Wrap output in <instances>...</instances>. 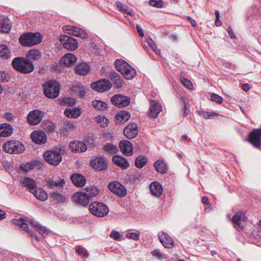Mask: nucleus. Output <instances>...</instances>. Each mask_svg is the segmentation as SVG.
I'll return each instance as SVG.
<instances>
[{
    "mask_svg": "<svg viewBox=\"0 0 261 261\" xmlns=\"http://www.w3.org/2000/svg\"><path fill=\"white\" fill-rule=\"evenodd\" d=\"M12 65L13 68L23 74L32 72L34 69V66L32 61L27 58L16 57L12 60Z\"/></svg>",
    "mask_w": 261,
    "mask_h": 261,
    "instance_id": "nucleus-1",
    "label": "nucleus"
},
{
    "mask_svg": "<svg viewBox=\"0 0 261 261\" xmlns=\"http://www.w3.org/2000/svg\"><path fill=\"white\" fill-rule=\"evenodd\" d=\"M62 150L61 147H54L45 151L43 153V158L48 164L56 166L62 160Z\"/></svg>",
    "mask_w": 261,
    "mask_h": 261,
    "instance_id": "nucleus-2",
    "label": "nucleus"
},
{
    "mask_svg": "<svg viewBox=\"0 0 261 261\" xmlns=\"http://www.w3.org/2000/svg\"><path fill=\"white\" fill-rule=\"evenodd\" d=\"M41 41L42 37L39 33H25L21 35L19 38V43L22 46L27 47L39 44Z\"/></svg>",
    "mask_w": 261,
    "mask_h": 261,
    "instance_id": "nucleus-3",
    "label": "nucleus"
},
{
    "mask_svg": "<svg viewBox=\"0 0 261 261\" xmlns=\"http://www.w3.org/2000/svg\"><path fill=\"white\" fill-rule=\"evenodd\" d=\"M60 91V86L56 81L49 80L46 82L43 86V93L49 98H57Z\"/></svg>",
    "mask_w": 261,
    "mask_h": 261,
    "instance_id": "nucleus-4",
    "label": "nucleus"
},
{
    "mask_svg": "<svg viewBox=\"0 0 261 261\" xmlns=\"http://www.w3.org/2000/svg\"><path fill=\"white\" fill-rule=\"evenodd\" d=\"M90 213L98 217H103L108 215L109 209L107 205L100 202H93L89 206Z\"/></svg>",
    "mask_w": 261,
    "mask_h": 261,
    "instance_id": "nucleus-5",
    "label": "nucleus"
},
{
    "mask_svg": "<svg viewBox=\"0 0 261 261\" xmlns=\"http://www.w3.org/2000/svg\"><path fill=\"white\" fill-rule=\"evenodd\" d=\"M4 150L11 154H19L23 152L24 147L22 143L17 141H9L5 143L3 146Z\"/></svg>",
    "mask_w": 261,
    "mask_h": 261,
    "instance_id": "nucleus-6",
    "label": "nucleus"
},
{
    "mask_svg": "<svg viewBox=\"0 0 261 261\" xmlns=\"http://www.w3.org/2000/svg\"><path fill=\"white\" fill-rule=\"evenodd\" d=\"M45 114L44 112L39 109L32 110L28 114L27 122L31 125H37L41 122Z\"/></svg>",
    "mask_w": 261,
    "mask_h": 261,
    "instance_id": "nucleus-7",
    "label": "nucleus"
},
{
    "mask_svg": "<svg viewBox=\"0 0 261 261\" xmlns=\"http://www.w3.org/2000/svg\"><path fill=\"white\" fill-rule=\"evenodd\" d=\"M113 84L108 80L102 79L97 82H93L91 84V88L97 92H103L111 89Z\"/></svg>",
    "mask_w": 261,
    "mask_h": 261,
    "instance_id": "nucleus-8",
    "label": "nucleus"
},
{
    "mask_svg": "<svg viewBox=\"0 0 261 261\" xmlns=\"http://www.w3.org/2000/svg\"><path fill=\"white\" fill-rule=\"evenodd\" d=\"M60 41L63 46L68 50H74L78 47L77 41L73 37L68 35H61Z\"/></svg>",
    "mask_w": 261,
    "mask_h": 261,
    "instance_id": "nucleus-9",
    "label": "nucleus"
},
{
    "mask_svg": "<svg viewBox=\"0 0 261 261\" xmlns=\"http://www.w3.org/2000/svg\"><path fill=\"white\" fill-rule=\"evenodd\" d=\"M107 77L113 82L117 89L125 88L126 84L122 77L114 70H112L107 73Z\"/></svg>",
    "mask_w": 261,
    "mask_h": 261,
    "instance_id": "nucleus-10",
    "label": "nucleus"
},
{
    "mask_svg": "<svg viewBox=\"0 0 261 261\" xmlns=\"http://www.w3.org/2000/svg\"><path fill=\"white\" fill-rule=\"evenodd\" d=\"M65 33L70 35L80 37L82 39H86L88 35L83 30L73 25H65L63 27Z\"/></svg>",
    "mask_w": 261,
    "mask_h": 261,
    "instance_id": "nucleus-11",
    "label": "nucleus"
},
{
    "mask_svg": "<svg viewBox=\"0 0 261 261\" xmlns=\"http://www.w3.org/2000/svg\"><path fill=\"white\" fill-rule=\"evenodd\" d=\"M109 189L115 195L122 197L126 195L127 192L125 187L117 181L110 182L108 185Z\"/></svg>",
    "mask_w": 261,
    "mask_h": 261,
    "instance_id": "nucleus-12",
    "label": "nucleus"
},
{
    "mask_svg": "<svg viewBox=\"0 0 261 261\" xmlns=\"http://www.w3.org/2000/svg\"><path fill=\"white\" fill-rule=\"evenodd\" d=\"M112 104L118 108H123L129 105L130 99L121 94H115L111 98Z\"/></svg>",
    "mask_w": 261,
    "mask_h": 261,
    "instance_id": "nucleus-13",
    "label": "nucleus"
},
{
    "mask_svg": "<svg viewBox=\"0 0 261 261\" xmlns=\"http://www.w3.org/2000/svg\"><path fill=\"white\" fill-rule=\"evenodd\" d=\"M247 220L244 213L240 211L234 214L231 219V221L236 228H243L247 222Z\"/></svg>",
    "mask_w": 261,
    "mask_h": 261,
    "instance_id": "nucleus-14",
    "label": "nucleus"
},
{
    "mask_svg": "<svg viewBox=\"0 0 261 261\" xmlns=\"http://www.w3.org/2000/svg\"><path fill=\"white\" fill-rule=\"evenodd\" d=\"M248 141L255 147L261 146V128L254 129L250 133Z\"/></svg>",
    "mask_w": 261,
    "mask_h": 261,
    "instance_id": "nucleus-15",
    "label": "nucleus"
},
{
    "mask_svg": "<svg viewBox=\"0 0 261 261\" xmlns=\"http://www.w3.org/2000/svg\"><path fill=\"white\" fill-rule=\"evenodd\" d=\"M90 165L96 171H102L107 167L106 160L101 156L96 157L90 161Z\"/></svg>",
    "mask_w": 261,
    "mask_h": 261,
    "instance_id": "nucleus-16",
    "label": "nucleus"
},
{
    "mask_svg": "<svg viewBox=\"0 0 261 261\" xmlns=\"http://www.w3.org/2000/svg\"><path fill=\"white\" fill-rule=\"evenodd\" d=\"M72 200L76 204L87 206L89 203V199L88 198L84 192L78 191L74 193L72 196Z\"/></svg>",
    "mask_w": 261,
    "mask_h": 261,
    "instance_id": "nucleus-17",
    "label": "nucleus"
},
{
    "mask_svg": "<svg viewBox=\"0 0 261 261\" xmlns=\"http://www.w3.org/2000/svg\"><path fill=\"white\" fill-rule=\"evenodd\" d=\"M158 238L163 246L167 248H172L174 246V241L171 237L166 232L158 233Z\"/></svg>",
    "mask_w": 261,
    "mask_h": 261,
    "instance_id": "nucleus-18",
    "label": "nucleus"
},
{
    "mask_svg": "<svg viewBox=\"0 0 261 261\" xmlns=\"http://www.w3.org/2000/svg\"><path fill=\"white\" fill-rule=\"evenodd\" d=\"M138 133V125L135 123L128 124L123 130V134L129 139L135 138Z\"/></svg>",
    "mask_w": 261,
    "mask_h": 261,
    "instance_id": "nucleus-19",
    "label": "nucleus"
},
{
    "mask_svg": "<svg viewBox=\"0 0 261 261\" xmlns=\"http://www.w3.org/2000/svg\"><path fill=\"white\" fill-rule=\"evenodd\" d=\"M32 141L38 144H43L46 142V136L45 133L41 130L34 131L31 134Z\"/></svg>",
    "mask_w": 261,
    "mask_h": 261,
    "instance_id": "nucleus-20",
    "label": "nucleus"
},
{
    "mask_svg": "<svg viewBox=\"0 0 261 261\" xmlns=\"http://www.w3.org/2000/svg\"><path fill=\"white\" fill-rule=\"evenodd\" d=\"M162 111V106L157 101L151 100L149 116L152 118H156Z\"/></svg>",
    "mask_w": 261,
    "mask_h": 261,
    "instance_id": "nucleus-21",
    "label": "nucleus"
},
{
    "mask_svg": "<svg viewBox=\"0 0 261 261\" xmlns=\"http://www.w3.org/2000/svg\"><path fill=\"white\" fill-rule=\"evenodd\" d=\"M121 151L125 155L130 156L133 154L132 144L127 140H122L119 143Z\"/></svg>",
    "mask_w": 261,
    "mask_h": 261,
    "instance_id": "nucleus-22",
    "label": "nucleus"
},
{
    "mask_svg": "<svg viewBox=\"0 0 261 261\" xmlns=\"http://www.w3.org/2000/svg\"><path fill=\"white\" fill-rule=\"evenodd\" d=\"M76 60L77 58L75 55L68 53L62 57L60 62L61 64H64L65 66L70 67L74 65Z\"/></svg>",
    "mask_w": 261,
    "mask_h": 261,
    "instance_id": "nucleus-23",
    "label": "nucleus"
},
{
    "mask_svg": "<svg viewBox=\"0 0 261 261\" xmlns=\"http://www.w3.org/2000/svg\"><path fill=\"white\" fill-rule=\"evenodd\" d=\"M90 70V66L85 62L77 64L74 68L75 73L80 75H86Z\"/></svg>",
    "mask_w": 261,
    "mask_h": 261,
    "instance_id": "nucleus-24",
    "label": "nucleus"
},
{
    "mask_svg": "<svg viewBox=\"0 0 261 261\" xmlns=\"http://www.w3.org/2000/svg\"><path fill=\"white\" fill-rule=\"evenodd\" d=\"M113 162L121 168L122 169H126L129 168V164L126 159L119 155H114L112 158Z\"/></svg>",
    "mask_w": 261,
    "mask_h": 261,
    "instance_id": "nucleus-25",
    "label": "nucleus"
},
{
    "mask_svg": "<svg viewBox=\"0 0 261 261\" xmlns=\"http://www.w3.org/2000/svg\"><path fill=\"white\" fill-rule=\"evenodd\" d=\"M69 148L72 151L82 152L87 149L86 144L82 141H73L69 144Z\"/></svg>",
    "mask_w": 261,
    "mask_h": 261,
    "instance_id": "nucleus-26",
    "label": "nucleus"
},
{
    "mask_svg": "<svg viewBox=\"0 0 261 261\" xmlns=\"http://www.w3.org/2000/svg\"><path fill=\"white\" fill-rule=\"evenodd\" d=\"M70 179L73 184L78 187H82L84 186L86 183L85 177L81 174H72L70 176Z\"/></svg>",
    "mask_w": 261,
    "mask_h": 261,
    "instance_id": "nucleus-27",
    "label": "nucleus"
},
{
    "mask_svg": "<svg viewBox=\"0 0 261 261\" xmlns=\"http://www.w3.org/2000/svg\"><path fill=\"white\" fill-rule=\"evenodd\" d=\"M13 127L8 123L0 124V137H7L13 133Z\"/></svg>",
    "mask_w": 261,
    "mask_h": 261,
    "instance_id": "nucleus-28",
    "label": "nucleus"
},
{
    "mask_svg": "<svg viewBox=\"0 0 261 261\" xmlns=\"http://www.w3.org/2000/svg\"><path fill=\"white\" fill-rule=\"evenodd\" d=\"M149 188L151 193L155 197L160 196L163 193L162 187L158 181L152 182L150 185Z\"/></svg>",
    "mask_w": 261,
    "mask_h": 261,
    "instance_id": "nucleus-29",
    "label": "nucleus"
},
{
    "mask_svg": "<svg viewBox=\"0 0 261 261\" xmlns=\"http://www.w3.org/2000/svg\"><path fill=\"white\" fill-rule=\"evenodd\" d=\"M130 117L129 113L126 111H122L115 115V121L116 123L121 124L125 122Z\"/></svg>",
    "mask_w": 261,
    "mask_h": 261,
    "instance_id": "nucleus-30",
    "label": "nucleus"
},
{
    "mask_svg": "<svg viewBox=\"0 0 261 261\" xmlns=\"http://www.w3.org/2000/svg\"><path fill=\"white\" fill-rule=\"evenodd\" d=\"M11 28L10 20L7 17L0 16V32L8 33Z\"/></svg>",
    "mask_w": 261,
    "mask_h": 261,
    "instance_id": "nucleus-31",
    "label": "nucleus"
},
{
    "mask_svg": "<svg viewBox=\"0 0 261 261\" xmlns=\"http://www.w3.org/2000/svg\"><path fill=\"white\" fill-rule=\"evenodd\" d=\"M21 184L22 186L27 187L31 193L37 188L35 180L30 177L24 178L21 181Z\"/></svg>",
    "mask_w": 261,
    "mask_h": 261,
    "instance_id": "nucleus-32",
    "label": "nucleus"
},
{
    "mask_svg": "<svg viewBox=\"0 0 261 261\" xmlns=\"http://www.w3.org/2000/svg\"><path fill=\"white\" fill-rule=\"evenodd\" d=\"M64 115L71 118H77L82 114V112L79 108H73L72 109H66L64 112Z\"/></svg>",
    "mask_w": 261,
    "mask_h": 261,
    "instance_id": "nucleus-33",
    "label": "nucleus"
},
{
    "mask_svg": "<svg viewBox=\"0 0 261 261\" xmlns=\"http://www.w3.org/2000/svg\"><path fill=\"white\" fill-rule=\"evenodd\" d=\"M11 222L12 224L19 226L20 227L22 228L24 231L29 233L31 236H33L34 232L29 230L28 225L23 218L13 219L11 220Z\"/></svg>",
    "mask_w": 261,
    "mask_h": 261,
    "instance_id": "nucleus-34",
    "label": "nucleus"
},
{
    "mask_svg": "<svg viewBox=\"0 0 261 261\" xmlns=\"http://www.w3.org/2000/svg\"><path fill=\"white\" fill-rule=\"evenodd\" d=\"M41 53L38 49H31L26 55V58L30 61H38L41 59Z\"/></svg>",
    "mask_w": 261,
    "mask_h": 261,
    "instance_id": "nucleus-35",
    "label": "nucleus"
},
{
    "mask_svg": "<svg viewBox=\"0 0 261 261\" xmlns=\"http://www.w3.org/2000/svg\"><path fill=\"white\" fill-rule=\"evenodd\" d=\"M121 74L125 79L132 80L136 76V72L135 69L128 64Z\"/></svg>",
    "mask_w": 261,
    "mask_h": 261,
    "instance_id": "nucleus-36",
    "label": "nucleus"
},
{
    "mask_svg": "<svg viewBox=\"0 0 261 261\" xmlns=\"http://www.w3.org/2000/svg\"><path fill=\"white\" fill-rule=\"evenodd\" d=\"M64 184L65 180L63 179L54 180L51 178H49L47 180V186L50 189L62 188L64 186Z\"/></svg>",
    "mask_w": 261,
    "mask_h": 261,
    "instance_id": "nucleus-37",
    "label": "nucleus"
},
{
    "mask_svg": "<svg viewBox=\"0 0 261 261\" xmlns=\"http://www.w3.org/2000/svg\"><path fill=\"white\" fill-rule=\"evenodd\" d=\"M71 91L77 94L80 98L84 97L86 93L85 87L80 83L73 85L71 88Z\"/></svg>",
    "mask_w": 261,
    "mask_h": 261,
    "instance_id": "nucleus-38",
    "label": "nucleus"
},
{
    "mask_svg": "<svg viewBox=\"0 0 261 261\" xmlns=\"http://www.w3.org/2000/svg\"><path fill=\"white\" fill-rule=\"evenodd\" d=\"M155 170L159 173H165L167 170V165L162 160H157L153 164Z\"/></svg>",
    "mask_w": 261,
    "mask_h": 261,
    "instance_id": "nucleus-39",
    "label": "nucleus"
},
{
    "mask_svg": "<svg viewBox=\"0 0 261 261\" xmlns=\"http://www.w3.org/2000/svg\"><path fill=\"white\" fill-rule=\"evenodd\" d=\"M32 193L33 194L37 199L41 201H45L48 198L47 194L41 188H36Z\"/></svg>",
    "mask_w": 261,
    "mask_h": 261,
    "instance_id": "nucleus-40",
    "label": "nucleus"
},
{
    "mask_svg": "<svg viewBox=\"0 0 261 261\" xmlns=\"http://www.w3.org/2000/svg\"><path fill=\"white\" fill-rule=\"evenodd\" d=\"M88 199L95 197L99 193L97 188L95 186L87 187L85 189V192H84Z\"/></svg>",
    "mask_w": 261,
    "mask_h": 261,
    "instance_id": "nucleus-41",
    "label": "nucleus"
},
{
    "mask_svg": "<svg viewBox=\"0 0 261 261\" xmlns=\"http://www.w3.org/2000/svg\"><path fill=\"white\" fill-rule=\"evenodd\" d=\"M128 64L126 62L121 59H117L114 62L115 68L121 73Z\"/></svg>",
    "mask_w": 261,
    "mask_h": 261,
    "instance_id": "nucleus-42",
    "label": "nucleus"
},
{
    "mask_svg": "<svg viewBox=\"0 0 261 261\" xmlns=\"http://www.w3.org/2000/svg\"><path fill=\"white\" fill-rule=\"evenodd\" d=\"M102 149L107 153L109 154L116 153L118 150V149L116 145L110 143H107L103 145Z\"/></svg>",
    "mask_w": 261,
    "mask_h": 261,
    "instance_id": "nucleus-43",
    "label": "nucleus"
},
{
    "mask_svg": "<svg viewBox=\"0 0 261 261\" xmlns=\"http://www.w3.org/2000/svg\"><path fill=\"white\" fill-rule=\"evenodd\" d=\"M11 56V52L8 47L5 44L0 45V57L8 59Z\"/></svg>",
    "mask_w": 261,
    "mask_h": 261,
    "instance_id": "nucleus-44",
    "label": "nucleus"
},
{
    "mask_svg": "<svg viewBox=\"0 0 261 261\" xmlns=\"http://www.w3.org/2000/svg\"><path fill=\"white\" fill-rule=\"evenodd\" d=\"M51 198L57 203H63L66 200V198L61 194L53 192L50 194Z\"/></svg>",
    "mask_w": 261,
    "mask_h": 261,
    "instance_id": "nucleus-45",
    "label": "nucleus"
},
{
    "mask_svg": "<svg viewBox=\"0 0 261 261\" xmlns=\"http://www.w3.org/2000/svg\"><path fill=\"white\" fill-rule=\"evenodd\" d=\"M147 163V159L144 155H140L135 160V165L138 168L143 167Z\"/></svg>",
    "mask_w": 261,
    "mask_h": 261,
    "instance_id": "nucleus-46",
    "label": "nucleus"
},
{
    "mask_svg": "<svg viewBox=\"0 0 261 261\" xmlns=\"http://www.w3.org/2000/svg\"><path fill=\"white\" fill-rule=\"evenodd\" d=\"M92 105L94 108L100 111H104L108 107L107 104L101 100H94Z\"/></svg>",
    "mask_w": 261,
    "mask_h": 261,
    "instance_id": "nucleus-47",
    "label": "nucleus"
},
{
    "mask_svg": "<svg viewBox=\"0 0 261 261\" xmlns=\"http://www.w3.org/2000/svg\"><path fill=\"white\" fill-rule=\"evenodd\" d=\"M43 127L44 130L48 133L54 132L56 128L55 125L53 122L50 121H45L43 124Z\"/></svg>",
    "mask_w": 261,
    "mask_h": 261,
    "instance_id": "nucleus-48",
    "label": "nucleus"
},
{
    "mask_svg": "<svg viewBox=\"0 0 261 261\" xmlns=\"http://www.w3.org/2000/svg\"><path fill=\"white\" fill-rule=\"evenodd\" d=\"M115 4L119 11L124 14L131 15V11L128 10L126 6L120 2H116Z\"/></svg>",
    "mask_w": 261,
    "mask_h": 261,
    "instance_id": "nucleus-49",
    "label": "nucleus"
},
{
    "mask_svg": "<svg viewBox=\"0 0 261 261\" xmlns=\"http://www.w3.org/2000/svg\"><path fill=\"white\" fill-rule=\"evenodd\" d=\"M21 169L25 172H29L34 168V165L33 163H22L20 164Z\"/></svg>",
    "mask_w": 261,
    "mask_h": 261,
    "instance_id": "nucleus-50",
    "label": "nucleus"
},
{
    "mask_svg": "<svg viewBox=\"0 0 261 261\" xmlns=\"http://www.w3.org/2000/svg\"><path fill=\"white\" fill-rule=\"evenodd\" d=\"M149 3L150 6L159 8H162L163 5L162 0H150Z\"/></svg>",
    "mask_w": 261,
    "mask_h": 261,
    "instance_id": "nucleus-51",
    "label": "nucleus"
},
{
    "mask_svg": "<svg viewBox=\"0 0 261 261\" xmlns=\"http://www.w3.org/2000/svg\"><path fill=\"white\" fill-rule=\"evenodd\" d=\"M140 232H129L126 233V237L127 238L133 239L135 241H138L140 239Z\"/></svg>",
    "mask_w": 261,
    "mask_h": 261,
    "instance_id": "nucleus-52",
    "label": "nucleus"
},
{
    "mask_svg": "<svg viewBox=\"0 0 261 261\" xmlns=\"http://www.w3.org/2000/svg\"><path fill=\"white\" fill-rule=\"evenodd\" d=\"M211 99L212 101L220 104L223 101V98L221 96L216 93H212L211 95Z\"/></svg>",
    "mask_w": 261,
    "mask_h": 261,
    "instance_id": "nucleus-53",
    "label": "nucleus"
},
{
    "mask_svg": "<svg viewBox=\"0 0 261 261\" xmlns=\"http://www.w3.org/2000/svg\"><path fill=\"white\" fill-rule=\"evenodd\" d=\"M180 80L181 82V83L184 84V85L185 87H187L188 88L191 89L192 87V83L188 79L184 77H181L180 78Z\"/></svg>",
    "mask_w": 261,
    "mask_h": 261,
    "instance_id": "nucleus-54",
    "label": "nucleus"
},
{
    "mask_svg": "<svg viewBox=\"0 0 261 261\" xmlns=\"http://www.w3.org/2000/svg\"><path fill=\"white\" fill-rule=\"evenodd\" d=\"M64 102L65 105L68 106H73L75 104V100L70 97L64 98Z\"/></svg>",
    "mask_w": 261,
    "mask_h": 261,
    "instance_id": "nucleus-55",
    "label": "nucleus"
},
{
    "mask_svg": "<svg viewBox=\"0 0 261 261\" xmlns=\"http://www.w3.org/2000/svg\"><path fill=\"white\" fill-rule=\"evenodd\" d=\"M151 254L156 258L161 259L163 258L162 254L159 249H154L151 252Z\"/></svg>",
    "mask_w": 261,
    "mask_h": 261,
    "instance_id": "nucleus-56",
    "label": "nucleus"
},
{
    "mask_svg": "<svg viewBox=\"0 0 261 261\" xmlns=\"http://www.w3.org/2000/svg\"><path fill=\"white\" fill-rule=\"evenodd\" d=\"M37 231H38L39 233L43 237H45L47 234V232L45 229V228L42 225L37 228Z\"/></svg>",
    "mask_w": 261,
    "mask_h": 261,
    "instance_id": "nucleus-57",
    "label": "nucleus"
},
{
    "mask_svg": "<svg viewBox=\"0 0 261 261\" xmlns=\"http://www.w3.org/2000/svg\"><path fill=\"white\" fill-rule=\"evenodd\" d=\"M110 237L111 238H112L115 240H117L120 237V233L117 231L113 230L111 232V233L110 234Z\"/></svg>",
    "mask_w": 261,
    "mask_h": 261,
    "instance_id": "nucleus-58",
    "label": "nucleus"
},
{
    "mask_svg": "<svg viewBox=\"0 0 261 261\" xmlns=\"http://www.w3.org/2000/svg\"><path fill=\"white\" fill-rule=\"evenodd\" d=\"M4 117L9 121H12L14 120V117L11 113H5L4 114Z\"/></svg>",
    "mask_w": 261,
    "mask_h": 261,
    "instance_id": "nucleus-59",
    "label": "nucleus"
},
{
    "mask_svg": "<svg viewBox=\"0 0 261 261\" xmlns=\"http://www.w3.org/2000/svg\"><path fill=\"white\" fill-rule=\"evenodd\" d=\"M30 224L36 229V230H37V228L41 225L34 219L30 220Z\"/></svg>",
    "mask_w": 261,
    "mask_h": 261,
    "instance_id": "nucleus-60",
    "label": "nucleus"
},
{
    "mask_svg": "<svg viewBox=\"0 0 261 261\" xmlns=\"http://www.w3.org/2000/svg\"><path fill=\"white\" fill-rule=\"evenodd\" d=\"M76 252L80 255H83L84 257H87L88 256V253L84 251L83 248H79L76 249Z\"/></svg>",
    "mask_w": 261,
    "mask_h": 261,
    "instance_id": "nucleus-61",
    "label": "nucleus"
},
{
    "mask_svg": "<svg viewBox=\"0 0 261 261\" xmlns=\"http://www.w3.org/2000/svg\"><path fill=\"white\" fill-rule=\"evenodd\" d=\"M228 33L229 34V36L231 38H234L236 37L234 33L233 32V31L232 30L231 28L229 27L228 28Z\"/></svg>",
    "mask_w": 261,
    "mask_h": 261,
    "instance_id": "nucleus-62",
    "label": "nucleus"
},
{
    "mask_svg": "<svg viewBox=\"0 0 261 261\" xmlns=\"http://www.w3.org/2000/svg\"><path fill=\"white\" fill-rule=\"evenodd\" d=\"M75 127L74 124L72 122H68L66 124V128L71 129H73Z\"/></svg>",
    "mask_w": 261,
    "mask_h": 261,
    "instance_id": "nucleus-63",
    "label": "nucleus"
},
{
    "mask_svg": "<svg viewBox=\"0 0 261 261\" xmlns=\"http://www.w3.org/2000/svg\"><path fill=\"white\" fill-rule=\"evenodd\" d=\"M202 115L205 119H209L211 117V114L207 112H203Z\"/></svg>",
    "mask_w": 261,
    "mask_h": 261,
    "instance_id": "nucleus-64",
    "label": "nucleus"
}]
</instances>
